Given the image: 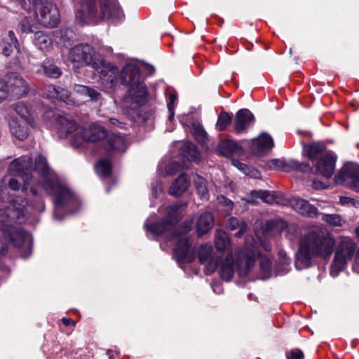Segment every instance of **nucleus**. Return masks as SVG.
<instances>
[{
    "instance_id": "f257e3e1",
    "label": "nucleus",
    "mask_w": 359,
    "mask_h": 359,
    "mask_svg": "<svg viewBox=\"0 0 359 359\" xmlns=\"http://www.w3.org/2000/svg\"><path fill=\"white\" fill-rule=\"evenodd\" d=\"M28 209L34 212H41L44 210V204L41 198L36 196V202L25 207V201L17 197L13 200L8 206L0 209V230L4 233L5 238L12 241L17 247L26 244L28 251L22 256L28 257L31 252L32 238L20 226L15 225L25 222V216Z\"/></svg>"
},
{
    "instance_id": "f03ea898",
    "label": "nucleus",
    "mask_w": 359,
    "mask_h": 359,
    "mask_svg": "<svg viewBox=\"0 0 359 359\" xmlns=\"http://www.w3.org/2000/svg\"><path fill=\"white\" fill-rule=\"evenodd\" d=\"M68 60L78 66L90 65L100 75V83L106 91L114 90L119 82L118 69L102 59L96 58L94 48L88 44L74 46L69 50Z\"/></svg>"
},
{
    "instance_id": "7ed1b4c3",
    "label": "nucleus",
    "mask_w": 359,
    "mask_h": 359,
    "mask_svg": "<svg viewBox=\"0 0 359 359\" xmlns=\"http://www.w3.org/2000/svg\"><path fill=\"white\" fill-rule=\"evenodd\" d=\"M335 245L334 238L325 232L321 228H316L304 235L301 240L299 249L297 253L298 263L304 266L309 265L311 258L319 256L327 258L331 256Z\"/></svg>"
},
{
    "instance_id": "20e7f679",
    "label": "nucleus",
    "mask_w": 359,
    "mask_h": 359,
    "mask_svg": "<svg viewBox=\"0 0 359 359\" xmlns=\"http://www.w3.org/2000/svg\"><path fill=\"white\" fill-rule=\"evenodd\" d=\"M35 171L41 177L42 187L48 194L53 196L54 217L61 219L58 215L60 208L72 199V194L59 181L57 176L50 170L46 158L40 154L35 158Z\"/></svg>"
},
{
    "instance_id": "39448f33",
    "label": "nucleus",
    "mask_w": 359,
    "mask_h": 359,
    "mask_svg": "<svg viewBox=\"0 0 359 359\" xmlns=\"http://www.w3.org/2000/svg\"><path fill=\"white\" fill-rule=\"evenodd\" d=\"M32 9L29 16L25 17L19 23L18 28L23 33L34 32L35 22L48 27H54L60 21L59 11L49 0H29Z\"/></svg>"
},
{
    "instance_id": "423d86ee",
    "label": "nucleus",
    "mask_w": 359,
    "mask_h": 359,
    "mask_svg": "<svg viewBox=\"0 0 359 359\" xmlns=\"http://www.w3.org/2000/svg\"><path fill=\"white\" fill-rule=\"evenodd\" d=\"M123 16L116 0H83L81 9L76 13V18L83 23L102 20L117 22Z\"/></svg>"
},
{
    "instance_id": "0eeeda50",
    "label": "nucleus",
    "mask_w": 359,
    "mask_h": 359,
    "mask_svg": "<svg viewBox=\"0 0 359 359\" xmlns=\"http://www.w3.org/2000/svg\"><path fill=\"white\" fill-rule=\"evenodd\" d=\"M121 78L129 86L123 102L124 107L136 110L147 100L146 86L142 80L138 64L136 62L127 63L121 71Z\"/></svg>"
},
{
    "instance_id": "6e6552de",
    "label": "nucleus",
    "mask_w": 359,
    "mask_h": 359,
    "mask_svg": "<svg viewBox=\"0 0 359 359\" xmlns=\"http://www.w3.org/2000/svg\"><path fill=\"white\" fill-rule=\"evenodd\" d=\"M166 222L149 224L147 220L144 227L147 231L153 235L163 236L168 238H177L179 233L176 230V224L178 222L182 213V205L178 203L169 206L166 209Z\"/></svg>"
},
{
    "instance_id": "1a4fd4ad",
    "label": "nucleus",
    "mask_w": 359,
    "mask_h": 359,
    "mask_svg": "<svg viewBox=\"0 0 359 359\" xmlns=\"http://www.w3.org/2000/svg\"><path fill=\"white\" fill-rule=\"evenodd\" d=\"M355 248V243L350 238L341 237L340 238L330 268V275L332 277H336L344 269L347 262L352 258Z\"/></svg>"
},
{
    "instance_id": "9d476101",
    "label": "nucleus",
    "mask_w": 359,
    "mask_h": 359,
    "mask_svg": "<svg viewBox=\"0 0 359 359\" xmlns=\"http://www.w3.org/2000/svg\"><path fill=\"white\" fill-rule=\"evenodd\" d=\"M106 131L100 126L90 125L88 127L83 128L79 132V136H74L71 140L72 144L76 148L83 147L86 142H96L104 141Z\"/></svg>"
},
{
    "instance_id": "9b49d317",
    "label": "nucleus",
    "mask_w": 359,
    "mask_h": 359,
    "mask_svg": "<svg viewBox=\"0 0 359 359\" xmlns=\"http://www.w3.org/2000/svg\"><path fill=\"white\" fill-rule=\"evenodd\" d=\"M27 93L28 85L21 76H11L8 84L0 79V101L6 98L9 93L16 97H21Z\"/></svg>"
},
{
    "instance_id": "f8f14e48",
    "label": "nucleus",
    "mask_w": 359,
    "mask_h": 359,
    "mask_svg": "<svg viewBox=\"0 0 359 359\" xmlns=\"http://www.w3.org/2000/svg\"><path fill=\"white\" fill-rule=\"evenodd\" d=\"M8 170L11 175L21 177L25 184L24 189H28L33 178L32 162L29 156H22L14 160L10 164Z\"/></svg>"
},
{
    "instance_id": "ddd939ff",
    "label": "nucleus",
    "mask_w": 359,
    "mask_h": 359,
    "mask_svg": "<svg viewBox=\"0 0 359 359\" xmlns=\"http://www.w3.org/2000/svg\"><path fill=\"white\" fill-rule=\"evenodd\" d=\"M336 184H346L356 191H359V165L346 163L334 177Z\"/></svg>"
},
{
    "instance_id": "4468645a",
    "label": "nucleus",
    "mask_w": 359,
    "mask_h": 359,
    "mask_svg": "<svg viewBox=\"0 0 359 359\" xmlns=\"http://www.w3.org/2000/svg\"><path fill=\"white\" fill-rule=\"evenodd\" d=\"M198 258L201 264L205 265V273L207 275L212 273L218 265V257L213 252L210 244H203L197 251Z\"/></svg>"
},
{
    "instance_id": "2eb2a0df",
    "label": "nucleus",
    "mask_w": 359,
    "mask_h": 359,
    "mask_svg": "<svg viewBox=\"0 0 359 359\" xmlns=\"http://www.w3.org/2000/svg\"><path fill=\"white\" fill-rule=\"evenodd\" d=\"M256 252L253 249L245 248L237 255V269L240 276H245L254 265Z\"/></svg>"
},
{
    "instance_id": "dca6fc26",
    "label": "nucleus",
    "mask_w": 359,
    "mask_h": 359,
    "mask_svg": "<svg viewBox=\"0 0 359 359\" xmlns=\"http://www.w3.org/2000/svg\"><path fill=\"white\" fill-rule=\"evenodd\" d=\"M190 246V241L187 237L181 236L177 239L174 252L180 265L191 262L194 259V255L189 252Z\"/></svg>"
},
{
    "instance_id": "f3484780",
    "label": "nucleus",
    "mask_w": 359,
    "mask_h": 359,
    "mask_svg": "<svg viewBox=\"0 0 359 359\" xmlns=\"http://www.w3.org/2000/svg\"><path fill=\"white\" fill-rule=\"evenodd\" d=\"M273 146L271 136L266 133H262L252 140L251 150L255 155L262 156L270 151Z\"/></svg>"
},
{
    "instance_id": "a211bd4d",
    "label": "nucleus",
    "mask_w": 359,
    "mask_h": 359,
    "mask_svg": "<svg viewBox=\"0 0 359 359\" xmlns=\"http://www.w3.org/2000/svg\"><path fill=\"white\" fill-rule=\"evenodd\" d=\"M290 205L297 212L305 217L315 218L319 214L315 206L302 198H293L290 201Z\"/></svg>"
},
{
    "instance_id": "6ab92c4d",
    "label": "nucleus",
    "mask_w": 359,
    "mask_h": 359,
    "mask_svg": "<svg viewBox=\"0 0 359 359\" xmlns=\"http://www.w3.org/2000/svg\"><path fill=\"white\" fill-rule=\"evenodd\" d=\"M259 200L269 204L280 203L282 197L280 194H275L269 191L253 190L246 201L249 203L256 204L259 203Z\"/></svg>"
},
{
    "instance_id": "aec40b11",
    "label": "nucleus",
    "mask_w": 359,
    "mask_h": 359,
    "mask_svg": "<svg viewBox=\"0 0 359 359\" xmlns=\"http://www.w3.org/2000/svg\"><path fill=\"white\" fill-rule=\"evenodd\" d=\"M103 145L107 151L123 152L127 148V142L125 137L119 134H105Z\"/></svg>"
},
{
    "instance_id": "412c9836",
    "label": "nucleus",
    "mask_w": 359,
    "mask_h": 359,
    "mask_svg": "<svg viewBox=\"0 0 359 359\" xmlns=\"http://www.w3.org/2000/svg\"><path fill=\"white\" fill-rule=\"evenodd\" d=\"M335 162V155L329 151L320 158L316 165V170L324 177L329 178L334 173Z\"/></svg>"
},
{
    "instance_id": "4be33fe9",
    "label": "nucleus",
    "mask_w": 359,
    "mask_h": 359,
    "mask_svg": "<svg viewBox=\"0 0 359 359\" xmlns=\"http://www.w3.org/2000/svg\"><path fill=\"white\" fill-rule=\"evenodd\" d=\"M51 116H54V120L60 125L59 129L62 134L65 133V135H67L74 132L77 128L76 123L69 117L56 114L55 111L53 110L47 111L45 114V118Z\"/></svg>"
},
{
    "instance_id": "5701e85b",
    "label": "nucleus",
    "mask_w": 359,
    "mask_h": 359,
    "mask_svg": "<svg viewBox=\"0 0 359 359\" xmlns=\"http://www.w3.org/2000/svg\"><path fill=\"white\" fill-rule=\"evenodd\" d=\"M254 121V116L248 109H240L236 115L235 130L238 133L245 132L253 124Z\"/></svg>"
},
{
    "instance_id": "b1692460",
    "label": "nucleus",
    "mask_w": 359,
    "mask_h": 359,
    "mask_svg": "<svg viewBox=\"0 0 359 359\" xmlns=\"http://www.w3.org/2000/svg\"><path fill=\"white\" fill-rule=\"evenodd\" d=\"M11 135L19 140H25L29 136V132L27 126L21 123L16 117L8 116L6 117Z\"/></svg>"
},
{
    "instance_id": "393cba45",
    "label": "nucleus",
    "mask_w": 359,
    "mask_h": 359,
    "mask_svg": "<svg viewBox=\"0 0 359 359\" xmlns=\"http://www.w3.org/2000/svg\"><path fill=\"white\" fill-rule=\"evenodd\" d=\"M43 96L50 99H58L67 104H73V101L67 90L57 88L53 85H48L45 87Z\"/></svg>"
},
{
    "instance_id": "a878e982",
    "label": "nucleus",
    "mask_w": 359,
    "mask_h": 359,
    "mask_svg": "<svg viewBox=\"0 0 359 359\" xmlns=\"http://www.w3.org/2000/svg\"><path fill=\"white\" fill-rule=\"evenodd\" d=\"M14 109L16 114L24 119L32 128H37L35 115L29 105L24 102H19L15 105Z\"/></svg>"
},
{
    "instance_id": "bb28decb",
    "label": "nucleus",
    "mask_w": 359,
    "mask_h": 359,
    "mask_svg": "<svg viewBox=\"0 0 359 359\" xmlns=\"http://www.w3.org/2000/svg\"><path fill=\"white\" fill-rule=\"evenodd\" d=\"M214 219L209 212H204L200 215L196 222V231L199 236L207 233L213 226Z\"/></svg>"
},
{
    "instance_id": "cd10ccee",
    "label": "nucleus",
    "mask_w": 359,
    "mask_h": 359,
    "mask_svg": "<svg viewBox=\"0 0 359 359\" xmlns=\"http://www.w3.org/2000/svg\"><path fill=\"white\" fill-rule=\"evenodd\" d=\"M190 181L185 174L180 175L171 184L169 194L172 196L182 195L189 187Z\"/></svg>"
},
{
    "instance_id": "c85d7f7f",
    "label": "nucleus",
    "mask_w": 359,
    "mask_h": 359,
    "mask_svg": "<svg viewBox=\"0 0 359 359\" xmlns=\"http://www.w3.org/2000/svg\"><path fill=\"white\" fill-rule=\"evenodd\" d=\"M287 223L282 219H274L264 223L263 230L266 235L280 233L287 228Z\"/></svg>"
},
{
    "instance_id": "c756f323",
    "label": "nucleus",
    "mask_w": 359,
    "mask_h": 359,
    "mask_svg": "<svg viewBox=\"0 0 359 359\" xmlns=\"http://www.w3.org/2000/svg\"><path fill=\"white\" fill-rule=\"evenodd\" d=\"M217 150L219 154L229 156L233 154H241L242 149L236 142L226 140L219 142Z\"/></svg>"
},
{
    "instance_id": "7c9ffc66",
    "label": "nucleus",
    "mask_w": 359,
    "mask_h": 359,
    "mask_svg": "<svg viewBox=\"0 0 359 359\" xmlns=\"http://www.w3.org/2000/svg\"><path fill=\"white\" fill-rule=\"evenodd\" d=\"M33 41L34 45L43 51H49L53 46L52 39L43 32H36Z\"/></svg>"
},
{
    "instance_id": "2f4dec72",
    "label": "nucleus",
    "mask_w": 359,
    "mask_h": 359,
    "mask_svg": "<svg viewBox=\"0 0 359 359\" xmlns=\"http://www.w3.org/2000/svg\"><path fill=\"white\" fill-rule=\"evenodd\" d=\"M233 273V255L231 253H229L221 263L219 274L223 280L229 281L232 278Z\"/></svg>"
},
{
    "instance_id": "473e14b6",
    "label": "nucleus",
    "mask_w": 359,
    "mask_h": 359,
    "mask_svg": "<svg viewBox=\"0 0 359 359\" xmlns=\"http://www.w3.org/2000/svg\"><path fill=\"white\" fill-rule=\"evenodd\" d=\"M231 245V240L228 234L220 229H218L215 232V245L218 251L227 250Z\"/></svg>"
},
{
    "instance_id": "72a5a7b5",
    "label": "nucleus",
    "mask_w": 359,
    "mask_h": 359,
    "mask_svg": "<svg viewBox=\"0 0 359 359\" xmlns=\"http://www.w3.org/2000/svg\"><path fill=\"white\" fill-rule=\"evenodd\" d=\"M74 91L82 96L90 97V100L93 102L99 101L101 98V95L99 92L86 86L75 84Z\"/></svg>"
},
{
    "instance_id": "f704fd0d",
    "label": "nucleus",
    "mask_w": 359,
    "mask_h": 359,
    "mask_svg": "<svg viewBox=\"0 0 359 359\" xmlns=\"http://www.w3.org/2000/svg\"><path fill=\"white\" fill-rule=\"evenodd\" d=\"M181 154L189 161L198 163L200 159V154L196 146L191 142H185L181 149Z\"/></svg>"
},
{
    "instance_id": "c9c22d12",
    "label": "nucleus",
    "mask_w": 359,
    "mask_h": 359,
    "mask_svg": "<svg viewBox=\"0 0 359 359\" xmlns=\"http://www.w3.org/2000/svg\"><path fill=\"white\" fill-rule=\"evenodd\" d=\"M194 181L195 187L197 189L198 194L200 196L201 198L203 200H208L209 194L206 187V180L201 176L196 175L194 176Z\"/></svg>"
},
{
    "instance_id": "e433bc0d",
    "label": "nucleus",
    "mask_w": 359,
    "mask_h": 359,
    "mask_svg": "<svg viewBox=\"0 0 359 359\" xmlns=\"http://www.w3.org/2000/svg\"><path fill=\"white\" fill-rule=\"evenodd\" d=\"M325 149V146L320 143L312 144L304 147V151L311 160H315L322 157V154Z\"/></svg>"
},
{
    "instance_id": "4c0bfd02",
    "label": "nucleus",
    "mask_w": 359,
    "mask_h": 359,
    "mask_svg": "<svg viewBox=\"0 0 359 359\" xmlns=\"http://www.w3.org/2000/svg\"><path fill=\"white\" fill-rule=\"evenodd\" d=\"M227 225L228 228L231 231L239 229V231L235 234L236 237L242 236L246 231L247 224L244 222H240L236 217H230Z\"/></svg>"
},
{
    "instance_id": "58836bf2",
    "label": "nucleus",
    "mask_w": 359,
    "mask_h": 359,
    "mask_svg": "<svg viewBox=\"0 0 359 359\" xmlns=\"http://www.w3.org/2000/svg\"><path fill=\"white\" fill-rule=\"evenodd\" d=\"M191 131L195 139L203 146L206 144L207 133L202 126L198 123H193Z\"/></svg>"
},
{
    "instance_id": "ea45409f",
    "label": "nucleus",
    "mask_w": 359,
    "mask_h": 359,
    "mask_svg": "<svg viewBox=\"0 0 359 359\" xmlns=\"http://www.w3.org/2000/svg\"><path fill=\"white\" fill-rule=\"evenodd\" d=\"M95 170L100 177H107L111 173V163L109 160H101L96 165Z\"/></svg>"
},
{
    "instance_id": "a19ab883",
    "label": "nucleus",
    "mask_w": 359,
    "mask_h": 359,
    "mask_svg": "<svg viewBox=\"0 0 359 359\" xmlns=\"http://www.w3.org/2000/svg\"><path fill=\"white\" fill-rule=\"evenodd\" d=\"M259 264L262 271L264 273V278H269L271 276V262L266 256L260 255Z\"/></svg>"
},
{
    "instance_id": "79ce46f5",
    "label": "nucleus",
    "mask_w": 359,
    "mask_h": 359,
    "mask_svg": "<svg viewBox=\"0 0 359 359\" xmlns=\"http://www.w3.org/2000/svg\"><path fill=\"white\" fill-rule=\"evenodd\" d=\"M231 121V116L226 112H222L219 114L216 127L218 130L222 131L226 128V127L230 124Z\"/></svg>"
},
{
    "instance_id": "37998d69",
    "label": "nucleus",
    "mask_w": 359,
    "mask_h": 359,
    "mask_svg": "<svg viewBox=\"0 0 359 359\" xmlns=\"http://www.w3.org/2000/svg\"><path fill=\"white\" fill-rule=\"evenodd\" d=\"M323 220L335 226H341L344 222L341 217L337 215H323Z\"/></svg>"
},
{
    "instance_id": "c03bdc74",
    "label": "nucleus",
    "mask_w": 359,
    "mask_h": 359,
    "mask_svg": "<svg viewBox=\"0 0 359 359\" xmlns=\"http://www.w3.org/2000/svg\"><path fill=\"white\" fill-rule=\"evenodd\" d=\"M44 73L49 77L57 79L61 76V70L54 65L44 66Z\"/></svg>"
},
{
    "instance_id": "a18cd8bd",
    "label": "nucleus",
    "mask_w": 359,
    "mask_h": 359,
    "mask_svg": "<svg viewBox=\"0 0 359 359\" xmlns=\"http://www.w3.org/2000/svg\"><path fill=\"white\" fill-rule=\"evenodd\" d=\"M187 167L184 165H180L175 162H172L168 165L165 168V172L168 175H173L176 174L179 170Z\"/></svg>"
},
{
    "instance_id": "49530a36",
    "label": "nucleus",
    "mask_w": 359,
    "mask_h": 359,
    "mask_svg": "<svg viewBox=\"0 0 359 359\" xmlns=\"http://www.w3.org/2000/svg\"><path fill=\"white\" fill-rule=\"evenodd\" d=\"M287 359H304L303 352L297 348L292 349L286 353Z\"/></svg>"
},
{
    "instance_id": "de8ad7c7",
    "label": "nucleus",
    "mask_w": 359,
    "mask_h": 359,
    "mask_svg": "<svg viewBox=\"0 0 359 359\" xmlns=\"http://www.w3.org/2000/svg\"><path fill=\"white\" fill-rule=\"evenodd\" d=\"M279 262L281 264L287 266L291 263V259L287 255V253L283 250L278 252Z\"/></svg>"
},
{
    "instance_id": "09e8293b",
    "label": "nucleus",
    "mask_w": 359,
    "mask_h": 359,
    "mask_svg": "<svg viewBox=\"0 0 359 359\" xmlns=\"http://www.w3.org/2000/svg\"><path fill=\"white\" fill-rule=\"evenodd\" d=\"M339 202L342 205H352L355 207H357L359 205V203L357 201L347 196H341Z\"/></svg>"
},
{
    "instance_id": "8fccbe9b",
    "label": "nucleus",
    "mask_w": 359,
    "mask_h": 359,
    "mask_svg": "<svg viewBox=\"0 0 359 359\" xmlns=\"http://www.w3.org/2000/svg\"><path fill=\"white\" fill-rule=\"evenodd\" d=\"M219 203L226 207V211L229 212L233 209V203L231 200L221 196L217 198Z\"/></svg>"
},
{
    "instance_id": "3c124183",
    "label": "nucleus",
    "mask_w": 359,
    "mask_h": 359,
    "mask_svg": "<svg viewBox=\"0 0 359 359\" xmlns=\"http://www.w3.org/2000/svg\"><path fill=\"white\" fill-rule=\"evenodd\" d=\"M231 162L234 167L238 168L239 170L243 172L244 174H245V172H247V170H249V167L247 165L240 162L238 160L232 159Z\"/></svg>"
},
{
    "instance_id": "603ef678",
    "label": "nucleus",
    "mask_w": 359,
    "mask_h": 359,
    "mask_svg": "<svg viewBox=\"0 0 359 359\" xmlns=\"http://www.w3.org/2000/svg\"><path fill=\"white\" fill-rule=\"evenodd\" d=\"M245 175L250 176L252 178H255V179H259L261 177L260 172L257 170H256L253 168H249V170H247Z\"/></svg>"
},
{
    "instance_id": "864d4df0",
    "label": "nucleus",
    "mask_w": 359,
    "mask_h": 359,
    "mask_svg": "<svg viewBox=\"0 0 359 359\" xmlns=\"http://www.w3.org/2000/svg\"><path fill=\"white\" fill-rule=\"evenodd\" d=\"M9 188L12 190H18L20 187V183L18 181V180L12 177L8 181Z\"/></svg>"
},
{
    "instance_id": "5fc2aeb1",
    "label": "nucleus",
    "mask_w": 359,
    "mask_h": 359,
    "mask_svg": "<svg viewBox=\"0 0 359 359\" xmlns=\"http://www.w3.org/2000/svg\"><path fill=\"white\" fill-rule=\"evenodd\" d=\"M177 100V96L175 94H170L169 96V102L168 103V109H174L175 103Z\"/></svg>"
},
{
    "instance_id": "6e6d98bb",
    "label": "nucleus",
    "mask_w": 359,
    "mask_h": 359,
    "mask_svg": "<svg viewBox=\"0 0 359 359\" xmlns=\"http://www.w3.org/2000/svg\"><path fill=\"white\" fill-rule=\"evenodd\" d=\"M109 123L110 125L111 126H116L120 128H124V123L119 121L118 120H117L116 118H111L109 119Z\"/></svg>"
},
{
    "instance_id": "4d7b16f0",
    "label": "nucleus",
    "mask_w": 359,
    "mask_h": 359,
    "mask_svg": "<svg viewBox=\"0 0 359 359\" xmlns=\"http://www.w3.org/2000/svg\"><path fill=\"white\" fill-rule=\"evenodd\" d=\"M8 40L12 44L14 45L15 48H17V46H18V42L13 31H10L8 32Z\"/></svg>"
},
{
    "instance_id": "13d9d810",
    "label": "nucleus",
    "mask_w": 359,
    "mask_h": 359,
    "mask_svg": "<svg viewBox=\"0 0 359 359\" xmlns=\"http://www.w3.org/2000/svg\"><path fill=\"white\" fill-rule=\"evenodd\" d=\"M13 46L14 45L12 44L11 42H9L8 45H6L3 48V54L6 56L10 55L11 53L12 52Z\"/></svg>"
},
{
    "instance_id": "bf43d9fd",
    "label": "nucleus",
    "mask_w": 359,
    "mask_h": 359,
    "mask_svg": "<svg viewBox=\"0 0 359 359\" xmlns=\"http://www.w3.org/2000/svg\"><path fill=\"white\" fill-rule=\"evenodd\" d=\"M353 269L356 272L359 273V248L358 249L355 257V264L353 266Z\"/></svg>"
},
{
    "instance_id": "052dcab7",
    "label": "nucleus",
    "mask_w": 359,
    "mask_h": 359,
    "mask_svg": "<svg viewBox=\"0 0 359 359\" xmlns=\"http://www.w3.org/2000/svg\"><path fill=\"white\" fill-rule=\"evenodd\" d=\"M282 165H283V162L279 160H277V159H273V160L271 161V162H270V167H271V168L272 167H273L275 168H281Z\"/></svg>"
},
{
    "instance_id": "680f3d73",
    "label": "nucleus",
    "mask_w": 359,
    "mask_h": 359,
    "mask_svg": "<svg viewBox=\"0 0 359 359\" xmlns=\"http://www.w3.org/2000/svg\"><path fill=\"white\" fill-rule=\"evenodd\" d=\"M313 187L316 189H320L325 188V185L320 181H313Z\"/></svg>"
},
{
    "instance_id": "e2e57ef3",
    "label": "nucleus",
    "mask_w": 359,
    "mask_h": 359,
    "mask_svg": "<svg viewBox=\"0 0 359 359\" xmlns=\"http://www.w3.org/2000/svg\"><path fill=\"white\" fill-rule=\"evenodd\" d=\"M7 250L6 245L0 239V254H4Z\"/></svg>"
},
{
    "instance_id": "0e129e2a",
    "label": "nucleus",
    "mask_w": 359,
    "mask_h": 359,
    "mask_svg": "<svg viewBox=\"0 0 359 359\" xmlns=\"http://www.w3.org/2000/svg\"><path fill=\"white\" fill-rule=\"evenodd\" d=\"M62 321L63 324L66 326H68L71 324L75 325L74 322L70 318H64L62 319Z\"/></svg>"
},
{
    "instance_id": "69168bd1",
    "label": "nucleus",
    "mask_w": 359,
    "mask_h": 359,
    "mask_svg": "<svg viewBox=\"0 0 359 359\" xmlns=\"http://www.w3.org/2000/svg\"><path fill=\"white\" fill-rule=\"evenodd\" d=\"M288 271H289V269L285 267L282 271L278 270L276 271V274H278V275L285 274V273H287Z\"/></svg>"
},
{
    "instance_id": "338daca9",
    "label": "nucleus",
    "mask_w": 359,
    "mask_h": 359,
    "mask_svg": "<svg viewBox=\"0 0 359 359\" xmlns=\"http://www.w3.org/2000/svg\"><path fill=\"white\" fill-rule=\"evenodd\" d=\"M212 289H213L214 292L216 293H219L222 290L221 287L218 285L212 286Z\"/></svg>"
},
{
    "instance_id": "774afa93",
    "label": "nucleus",
    "mask_w": 359,
    "mask_h": 359,
    "mask_svg": "<svg viewBox=\"0 0 359 359\" xmlns=\"http://www.w3.org/2000/svg\"><path fill=\"white\" fill-rule=\"evenodd\" d=\"M190 229H191V224H188L184 226L182 233H187V232L189 231Z\"/></svg>"
}]
</instances>
